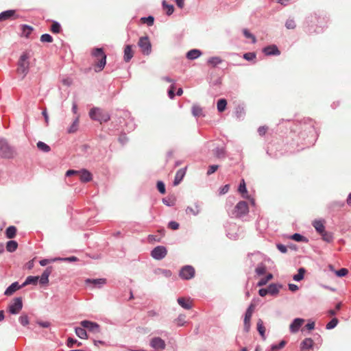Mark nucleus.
Instances as JSON below:
<instances>
[{
	"label": "nucleus",
	"instance_id": "nucleus-11",
	"mask_svg": "<svg viewBox=\"0 0 351 351\" xmlns=\"http://www.w3.org/2000/svg\"><path fill=\"white\" fill-rule=\"evenodd\" d=\"M20 17V15L16 13V10H8L0 13V22L8 19L14 20Z\"/></svg>",
	"mask_w": 351,
	"mask_h": 351
},
{
	"label": "nucleus",
	"instance_id": "nucleus-61",
	"mask_svg": "<svg viewBox=\"0 0 351 351\" xmlns=\"http://www.w3.org/2000/svg\"><path fill=\"white\" fill-rule=\"evenodd\" d=\"M179 223L176 221H171L168 223V227L172 230H178L179 228Z\"/></svg>",
	"mask_w": 351,
	"mask_h": 351
},
{
	"label": "nucleus",
	"instance_id": "nucleus-6",
	"mask_svg": "<svg viewBox=\"0 0 351 351\" xmlns=\"http://www.w3.org/2000/svg\"><path fill=\"white\" fill-rule=\"evenodd\" d=\"M254 309V305L251 304L247 308L243 320V330L245 332H248L250 329V321Z\"/></svg>",
	"mask_w": 351,
	"mask_h": 351
},
{
	"label": "nucleus",
	"instance_id": "nucleus-19",
	"mask_svg": "<svg viewBox=\"0 0 351 351\" xmlns=\"http://www.w3.org/2000/svg\"><path fill=\"white\" fill-rule=\"evenodd\" d=\"M186 174V168L180 169L175 176V178L173 180V185L177 186L178 185L181 181L183 180L184 176Z\"/></svg>",
	"mask_w": 351,
	"mask_h": 351
},
{
	"label": "nucleus",
	"instance_id": "nucleus-28",
	"mask_svg": "<svg viewBox=\"0 0 351 351\" xmlns=\"http://www.w3.org/2000/svg\"><path fill=\"white\" fill-rule=\"evenodd\" d=\"M39 279L38 276H29L26 278L25 282L22 284L23 287H25L29 285H36Z\"/></svg>",
	"mask_w": 351,
	"mask_h": 351
},
{
	"label": "nucleus",
	"instance_id": "nucleus-26",
	"mask_svg": "<svg viewBox=\"0 0 351 351\" xmlns=\"http://www.w3.org/2000/svg\"><path fill=\"white\" fill-rule=\"evenodd\" d=\"M313 346V341L311 338L304 339L301 343V350L304 351L312 348Z\"/></svg>",
	"mask_w": 351,
	"mask_h": 351
},
{
	"label": "nucleus",
	"instance_id": "nucleus-37",
	"mask_svg": "<svg viewBox=\"0 0 351 351\" xmlns=\"http://www.w3.org/2000/svg\"><path fill=\"white\" fill-rule=\"evenodd\" d=\"M305 271H306V270L304 268L300 267L298 269V273L293 276V279L295 281H298V282L300 281L301 280H302L304 278V275L305 274Z\"/></svg>",
	"mask_w": 351,
	"mask_h": 351
},
{
	"label": "nucleus",
	"instance_id": "nucleus-45",
	"mask_svg": "<svg viewBox=\"0 0 351 351\" xmlns=\"http://www.w3.org/2000/svg\"><path fill=\"white\" fill-rule=\"evenodd\" d=\"M239 191L243 195V197L246 198L247 195H245V194H247V189L245 186V183L244 180H242L238 189Z\"/></svg>",
	"mask_w": 351,
	"mask_h": 351
},
{
	"label": "nucleus",
	"instance_id": "nucleus-56",
	"mask_svg": "<svg viewBox=\"0 0 351 351\" xmlns=\"http://www.w3.org/2000/svg\"><path fill=\"white\" fill-rule=\"evenodd\" d=\"M243 58L246 60L251 61L256 58V54L252 52H248L243 54Z\"/></svg>",
	"mask_w": 351,
	"mask_h": 351
},
{
	"label": "nucleus",
	"instance_id": "nucleus-5",
	"mask_svg": "<svg viewBox=\"0 0 351 351\" xmlns=\"http://www.w3.org/2000/svg\"><path fill=\"white\" fill-rule=\"evenodd\" d=\"M249 212L248 205L245 201L238 202L234 208V214L237 217H242Z\"/></svg>",
	"mask_w": 351,
	"mask_h": 351
},
{
	"label": "nucleus",
	"instance_id": "nucleus-9",
	"mask_svg": "<svg viewBox=\"0 0 351 351\" xmlns=\"http://www.w3.org/2000/svg\"><path fill=\"white\" fill-rule=\"evenodd\" d=\"M195 269L191 265H185L180 271L179 276L182 279L190 280L195 276Z\"/></svg>",
	"mask_w": 351,
	"mask_h": 351
},
{
	"label": "nucleus",
	"instance_id": "nucleus-10",
	"mask_svg": "<svg viewBox=\"0 0 351 351\" xmlns=\"http://www.w3.org/2000/svg\"><path fill=\"white\" fill-rule=\"evenodd\" d=\"M167 254V248L163 245H158L151 252V256L156 260H162L166 256Z\"/></svg>",
	"mask_w": 351,
	"mask_h": 351
},
{
	"label": "nucleus",
	"instance_id": "nucleus-55",
	"mask_svg": "<svg viewBox=\"0 0 351 351\" xmlns=\"http://www.w3.org/2000/svg\"><path fill=\"white\" fill-rule=\"evenodd\" d=\"M185 315H180L178 318L176 319V322L178 326H182L185 323Z\"/></svg>",
	"mask_w": 351,
	"mask_h": 351
},
{
	"label": "nucleus",
	"instance_id": "nucleus-24",
	"mask_svg": "<svg viewBox=\"0 0 351 351\" xmlns=\"http://www.w3.org/2000/svg\"><path fill=\"white\" fill-rule=\"evenodd\" d=\"M200 211H201L200 206L197 204H195L194 208L191 206H187L185 210V212L187 215L191 214L194 216L197 215L200 213Z\"/></svg>",
	"mask_w": 351,
	"mask_h": 351
},
{
	"label": "nucleus",
	"instance_id": "nucleus-59",
	"mask_svg": "<svg viewBox=\"0 0 351 351\" xmlns=\"http://www.w3.org/2000/svg\"><path fill=\"white\" fill-rule=\"evenodd\" d=\"M218 168H219V166L217 165H213L209 166L208 171H207V175L210 176V175L213 174L218 169Z\"/></svg>",
	"mask_w": 351,
	"mask_h": 351
},
{
	"label": "nucleus",
	"instance_id": "nucleus-25",
	"mask_svg": "<svg viewBox=\"0 0 351 351\" xmlns=\"http://www.w3.org/2000/svg\"><path fill=\"white\" fill-rule=\"evenodd\" d=\"M21 35L23 36H25L26 38H28L29 36L31 34V33L33 31V27L32 26H29L28 25H21Z\"/></svg>",
	"mask_w": 351,
	"mask_h": 351
},
{
	"label": "nucleus",
	"instance_id": "nucleus-52",
	"mask_svg": "<svg viewBox=\"0 0 351 351\" xmlns=\"http://www.w3.org/2000/svg\"><path fill=\"white\" fill-rule=\"evenodd\" d=\"M243 33L245 38L252 39V43H255L256 42V37L252 34H251L247 29H244L243 30Z\"/></svg>",
	"mask_w": 351,
	"mask_h": 351
},
{
	"label": "nucleus",
	"instance_id": "nucleus-49",
	"mask_svg": "<svg viewBox=\"0 0 351 351\" xmlns=\"http://www.w3.org/2000/svg\"><path fill=\"white\" fill-rule=\"evenodd\" d=\"M286 344V341L282 340L278 344H273L271 346L270 351H278V350L282 348Z\"/></svg>",
	"mask_w": 351,
	"mask_h": 351
},
{
	"label": "nucleus",
	"instance_id": "nucleus-48",
	"mask_svg": "<svg viewBox=\"0 0 351 351\" xmlns=\"http://www.w3.org/2000/svg\"><path fill=\"white\" fill-rule=\"evenodd\" d=\"M75 344H77V346H82V343L78 341L77 339H73L71 337H69L67 339L66 345H67L68 347L72 348V347L74 346Z\"/></svg>",
	"mask_w": 351,
	"mask_h": 351
},
{
	"label": "nucleus",
	"instance_id": "nucleus-23",
	"mask_svg": "<svg viewBox=\"0 0 351 351\" xmlns=\"http://www.w3.org/2000/svg\"><path fill=\"white\" fill-rule=\"evenodd\" d=\"M86 282L88 284H92L94 287H101L102 285L106 284V280L105 278H97V279H87Z\"/></svg>",
	"mask_w": 351,
	"mask_h": 351
},
{
	"label": "nucleus",
	"instance_id": "nucleus-7",
	"mask_svg": "<svg viewBox=\"0 0 351 351\" xmlns=\"http://www.w3.org/2000/svg\"><path fill=\"white\" fill-rule=\"evenodd\" d=\"M23 308V301L21 298H15L12 302L8 306V311L11 314H18Z\"/></svg>",
	"mask_w": 351,
	"mask_h": 351
},
{
	"label": "nucleus",
	"instance_id": "nucleus-18",
	"mask_svg": "<svg viewBox=\"0 0 351 351\" xmlns=\"http://www.w3.org/2000/svg\"><path fill=\"white\" fill-rule=\"evenodd\" d=\"M80 179L83 182H88L92 180V174L86 169L79 171Z\"/></svg>",
	"mask_w": 351,
	"mask_h": 351
},
{
	"label": "nucleus",
	"instance_id": "nucleus-22",
	"mask_svg": "<svg viewBox=\"0 0 351 351\" xmlns=\"http://www.w3.org/2000/svg\"><path fill=\"white\" fill-rule=\"evenodd\" d=\"M202 55V51L199 49H194L189 51L186 53V57L189 60H195Z\"/></svg>",
	"mask_w": 351,
	"mask_h": 351
},
{
	"label": "nucleus",
	"instance_id": "nucleus-34",
	"mask_svg": "<svg viewBox=\"0 0 351 351\" xmlns=\"http://www.w3.org/2000/svg\"><path fill=\"white\" fill-rule=\"evenodd\" d=\"M18 247V243L15 241H9L6 244V250L10 252H14Z\"/></svg>",
	"mask_w": 351,
	"mask_h": 351
},
{
	"label": "nucleus",
	"instance_id": "nucleus-1",
	"mask_svg": "<svg viewBox=\"0 0 351 351\" xmlns=\"http://www.w3.org/2000/svg\"><path fill=\"white\" fill-rule=\"evenodd\" d=\"M92 56L96 58L95 68L96 72L101 71L106 64V56L102 48H95L93 49Z\"/></svg>",
	"mask_w": 351,
	"mask_h": 351
},
{
	"label": "nucleus",
	"instance_id": "nucleus-2",
	"mask_svg": "<svg viewBox=\"0 0 351 351\" xmlns=\"http://www.w3.org/2000/svg\"><path fill=\"white\" fill-rule=\"evenodd\" d=\"M89 116L91 119L99 121L101 123L107 122L110 119L109 113L97 107H94L90 109Z\"/></svg>",
	"mask_w": 351,
	"mask_h": 351
},
{
	"label": "nucleus",
	"instance_id": "nucleus-42",
	"mask_svg": "<svg viewBox=\"0 0 351 351\" xmlns=\"http://www.w3.org/2000/svg\"><path fill=\"white\" fill-rule=\"evenodd\" d=\"M37 147L38 149L44 152H49L50 151V147L42 141H38L37 143Z\"/></svg>",
	"mask_w": 351,
	"mask_h": 351
},
{
	"label": "nucleus",
	"instance_id": "nucleus-64",
	"mask_svg": "<svg viewBox=\"0 0 351 351\" xmlns=\"http://www.w3.org/2000/svg\"><path fill=\"white\" fill-rule=\"evenodd\" d=\"M160 273L167 278H169L172 275V272L169 269H160Z\"/></svg>",
	"mask_w": 351,
	"mask_h": 351
},
{
	"label": "nucleus",
	"instance_id": "nucleus-47",
	"mask_svg": "<svg viewBox=\"0 0 351 351\" xmlns=\"http://www.w3.org/2000/svg\"><path fill=\"white\" fill-rule=\"evenodd\" d=\"M19 322L22 326H26L29 324V317L26 314H23L19 317Z\"/></svg>",
	"mask_w": 351,
	"mask_h": 351
},
{
	"label": "nucleus",
	"instance_id": "nucleus-20",
	"mask_svg": "<svg viewBox=\"0 0 351 351\" xmlns=\"http://www.w3.org/2000/svg\"><path fill=\"white\" fill-rule=\"evenodd\" d=\"M132 45H128L125 47L123 59H124V61L126 62H128L129 61H130V60L132 58V57L134 56V53L132 49Z\"/></svg>",
	"mask_w": 351,
	"mask_h": 351
},
{
	"label": "nucleus",
	"instance_id": "nucleus-58",
	"mask_svg": "<svg viewBox=\"0 0 351 351\" xmlns=\"http://www.w3.org/2000/svg\"><path fill=\"white\" fill-rule=\"evenodd\" d=\"M157 189L160 193H165V185L162 181H158L157 182Z\"/></svg>",
	"mask_w": 351,
	"mask_h": 351
},
{
	"label": "nucleus",
	"instance_id": "nucleus-36",
	"mask_svg": "<svg viewBox=\"0 0 351 351\" xmlns=\"http://www.w3.org/2000/svg\"><path fill=\"white\" fill-rule=\"evenodd\" d=\"M192 114L196 117L202 116V108L198 105H193L192 107Z\"/></svg>",
	"mask_w": 351,
	"mask_h": 351
},
{
	"label": "nucleus",
	"instance_id": "nucleus-17",
	"mask_svg": "<svg viewBox=\"0 0 351 351\" xmlns=\"http://www.w3.org/2000/svg\"><path fill=\"white\" fill-rule=\"evenodd\" d=\"M23 285H19L17 282H14L12 283L5 291L4 294L5 295H11L13 294L16 291L20 289L21 288H23Z\"/></svg>",
	"mask_w": 351,
	"mask_h": 351
},
{
	"label": "nucleus",
	"instance_id": "nucleus-32",
	"mask_svg": "<svg viewBox=\"0 0 351 351\" xmlns=\"http://www.w3.org/2000/svg\"><path fill=\"white\" fill-rule=\"evenodd\" d=\"M16 233V228L13 226H9L5 230V235L8 239H13L15 237Z\"/></svg>",
	"mask_w": 351,
	"mask_h": 351
},
{
	"label": "nucleus",
	"instance_id": "nucleus-63",
	"mask_svg": "<svg viewBox=\"0 0 351 351\" xmlns=\"http://www.w3.org/2000/svg\"><path fill=\"white\" fill-rule=\"evenodd\" d=\"M277 248L278 250L282 252V253H286L287 252V247L283 245V244H281V243H278L277 244Z\"/></svg>",
	"mask_w": 351,
	"mask_h": 351
},
{
	"label": "nucleus",
	"instance_id": "nucleus-3",
	"mask_svg": "<svg viewBox=\"0 0 351 351\" xmlns=\"http://www.w3.org/2000/svg\"><path fill=\"white\" fill-rule=\"evenodd\" d=\"M29 55L27 53L24 52L21 54L20 56V58L18 62V68H17V72L18 73L23 75V77H24L29 71Z\"/></svg>",
	"mask_w": 351,
	"mask_h": 351
},
{
	"label": "nucleus",
	"instance_id": "nucleus-44",
	"mask_svg": "<svg viewBox=\"0 0 351 351\" xmlns=\"http://www.w3.org/2000/svg\"><path fill=\"white\" fill-rule=\"evenodd\" d=\"M273 278V275L271 274H268L265 277L261 278L257 285L258 287H262L267 283V282Z\"/></svg>",
	"mask_w": 351,
	"mask_h": 351
},
{
	"label": "nucleus",
	"instance_id": "nucleus-30",
	"mask_svg": "<svg viewBox=\"0 0 351 351\" xmlns=\"http://www.w3.org/2000/svg\"><path fill=\"white\" fill-rule=\"evenodd\" d=\"M178 303L182 307L184 308V309H186V310H189V309H191L192 306L191 304L189 303V300H186L185 298H178Z\"/></svg>",
	"mask_w": 351,
	"mask_h": 351
},
{
	"label": "nucleus",
	"instance_id": "nucleus-31",
	"mask_svg": "<svg viewBox=\"0 0 351 351\" xmlns=\"http://www.w3.org/2000/svg\"><path fill=\"white\" fill-rule=\"evenodd\" d=\"M257 330L260 334V335L262 337V338L263 339H265V328L263 325V322L259 319L257 322Z\"/></svg>",
	"mask_w": 351,
	"mask_h": 351
},
{
	"label": "nucleus",
	"instance_id": "nucleus-15",
	"mask_svg": "<svg viewBox=\"0 0 351 351\" xmlns=\"http://www.w3.org/2000/svg\"><path fill=\"white\" fill-rule=\"evenodd\" d=\"M263 51L267 56H278L280 53L279 49L275 45H271L265 47L263 49Z\"/></svg>",
	"mask_w": 351,
	"mask_h": 351
},
{
	"label": "nucleus",
	"instance_id": "nucleus-13",
	"mask_svg": "<svg viewBox=\"0 0 351 351\" xmlns=\"http://www.w3.org/2000/svg\"><path fill=\"white\" fill-rule=\"evenodd\" d=\"M150 346L156 350H164L166 347V343L160 337H153L150 340Z\"/></svg>",
	"mask_w": 351,
	"mask_h": 351
},
{
	"label": "nucleus",
	"instance_id": "nucleus-50",
	"mask_svg": "<svg viewBox=\"0 0 351 351\" xmlns=\"http://www.w3.org/2000/svg\"><path fill=\"white\" fill-rule=\"evenodd\" d=\"M339 321L337 318H332L327 324L326 326V328L327 330H331L337 326Z\"/></svg>",
	"mask_w": 351,
	"mask_h": 351
},
{
	"label": "nucleus",
	"instance_id": "nucleus-57",
	"mask_svg": "<svg viewBox=\"0 0 351 351\" xmlns=\"http://www.w3.org/2000/svg\"><path fill=\"white\" fill-rule=\"evenodd\" d=\"M348 270L346 268H341L335 271V274L339 277H343L348 274Z\"/></svg>",
	"mask_w": 351,
	"mask_h": 351
},
{
	"label": "nucleus",
	"instance_id": "nucleus-16",
	"mask_svg": "<svg viewBox=\"0 0 351 351\" xmlns=\"http://www.w3.org/2000/svg\"><path fill=\"white\" fill-rule=\"evenodd\" d=\"M52 271V267H48L43 272L41 276L39 278V281L41 285H47L49 282V276Z\"/></svg>",
	"mask_w": 351,
	"mask_h": 351
},
{
	"label": "nucleus",
	"instance_id": "nucleus-43",
	"mask_svg": "<svg viewBox=\"0 0 351 351\" xmlns=\"http://www.w3.org/2000/svg\"><path fill=\"white\" fill-rule=\"evenodd\" d=\"M162 6L166 10V13L167 15H171L173 14L174 11V7L173 5L167 4L165 1H162Z\"/></svg>",
	"mask_w": 351,
	"mask_h": 351
},
{
	"label": "nucleus",
	"instance_id": "nucleus-46",
	"mask_svg": "<svg viewBox=\"0 0 351 351\" xmlns=\"http://www.w3.org/2000/svg\"><path fill=\"white\" fill-rule=\"evenodd\" d=\"M265 271L266 267L263 263L258 264L255 269L256 274L258 276L263 275L265 273Z\"/></svg>",
	"mask_w": 351,
	"mask_h": 351
},
{
	"label": "nucleus",
	"instance_id": "nucleus-40",
	"mask_svg": "<svg viewBox=\"0 0 351 351\" xmlns=\"http://www.w3.org/2000/svg\"><path fill=\"white\" fill-rule=\"evenodd\" d=\"M291 239L297 242H307L308 239L299 233H295L291 235Z\"/></svg>",
	"mask_w": 351,
	"mask_h": 351
},
{
	"label": "nucleus",
	"instance_id": "nucleus-53",
	"mask_svg": "<svg viewBox=\"0 0 351 351\" xmlns=\"http://www.w3.org/2000/svg\"><path fill=\"white\" fill-rule=\"evenodd\" d=\"M40 41L43 43H51L53 42V38L49 34H44L40 36Z\"/></svg>",
	"mask_w": 351,
	"mask_h": 351
},
{
	"label": "nucleus",
	"instance_id": "nucleus-51",
	"mask_svg": "<svg viewBox=\"0 0 351 351\" xmlns=\"http://www.w3.org/2000/svg\"><path fill=\"white\" fill-rule=\"evenodd\" d=\"M61 26L59 23L54 21L51 27V30L53 33L58 34L60 32Z\"/></svg>",
	"mask_w": 351,
	"mask_h": 351
},
{
	"label": "nucleus",
	"instance_id": "nucleus-14",
	"mask_svg": "<svg viewBox=\"0 0 351 351\" xmlns=\"http://www.w3.org/2000/svg\"><path fill=\"white\" fill-rule=\"evenodd\" d=\"M304 322V319H302V318L294 319L289 326L290 332L292 333L297 332L299 330V329L300 328V327L302 326Z\"/></svg>",
	"mask_w": 351,
	"mask_h": 351
},
{
	"label": "nucleus",
	"instance_id": "nucleus-38",
	"mask_svg": "<svg viewBox=\"0 0 351 351\" xmlns=\"http://www.w3.org/2000/svg\"><path fill=\"white\" fill-rule=\"evenodd\" d=\"M78 123H79V118L76 117L75 120L73 121L71 125L68 128L67 132L69 133H74L77 130L78 128Z\"/></svg>",
	"mask_w": 351,
	"mask_h": 351
},
{
	"label": "nucleus",
	"instance_id": "nucleus-62",
	"mask_svg": "<svg viewBox=\"0 0 351 351\" xmlns=\"http://www.w3.org/2000/svg\"><path fill=\"white\" fill-rule=\"evenodd\" d=\"M229 189H230V185L229 184H226V185L223 186L220 189L219 194L220 195L226 194L229 191Z\"/></svg>",
	"mask_w": 351,
	"mask_h": 351
},
{
	"label": "nucleus",
	"instance_id": "nucleus-8",
	"mask_svg": "<svg viewBox=\"0 0 351 351\" xmlns=\"http://www.w3.org/2000/svg\"><path fill=\"white\" fill-rule=\"evenodd\" d=\"M138 45L141 49L142 53L144 55H149L151 53L152 45L147 36L140 38Z\"/></svg>",
	"mask_w": 351,
	"mask_h": 351
},
{
	"label": "nucleus",
	"instance_id": "nucleus-60",
	"mask_svg": "<svg viewBox=\"0 0 351 351\" xmlns=\"http://www.w3.org/2000/svg\"><path fill=\"white\" fill-rule=\"evenodd\" d=\"M174 88H175V85L171 84L168 90V96L171 99H173L175 97Z\"/></svg>",
	"mask_w": 351,
	"mask_h": 351
},
{
	"label": "nucleus",
	"instance_id": "nucleus-4",
	"mask_svg": "<svg viewBox=\"0 0 351 351\" xmlns=\"http://www.w3.org/2000/svg\"><path fill=\"white\" fill-rule=\"evenodd\" d=\"M14 155V150L4 138H0V156L2 158H10Z\"/></svg>",
	"mask_w": 351,
	"mask_h": 351
},
{
	"label": "nucleus",
	"instance_id": "nucleus-54",
	"mask_svg": "<svg viewBox=\"0 0 351 351\" xmlns=\"http://www.w3.org/2000/svg\"><path fill=\"white\" fill-rule=\"evenodd\" d=\"M285 27L289 29H293L296 27L295 23L293 19H287L285 23Z\"/></svg>",
	"mask_w": 351,
	"mask_h": 351
},
{
	"label": "nucleus",
	"instance_id": "nucleus-41",
	"mask_svg": "<svg viewBox=\"0 0 351 351\" xmlns=\"http://www.w3.org/2000/svg\"><path fill=\"white\" fill-rule=\"evenodd\" d=\"M320 235L322 236V239L328 243H330L333 239L332 234L331 232H326V230L321 233Z\"/></svg>",
	"mask_w": 351,
	"mask_h": 351
},
{
	"label": "nucleus",
	"instance_id": "nucleus-12",
	"mask_svg": "<svg viewBox=\"0 0 351 351\" xmlns=\"http://www.w3.org/2000/svg\"><path fill=\"white\" fill-rule=\"evenodd\" d=\"M81 326L87 328L89 331L93 332H99V325L93 322L88 320H83L80 322Z\"/></svg>",
	"mask_w": 351,
	"mask_h": 351
},
{
	"label": "nucleus",
	"instance_id": "nucleus-39",
	"mask_svg": "<svg viewBox=\"0 0 351 351\" xmlns=\"http://www.w3.org/2000/svg\"><path fill=\"white\" fill-rule=\"evenodd\" d=\"M214 154L216 157L221 158L225 157V148L224 147H216L213 150Z\"/></svg>",
	"mask_w": 351,
	"mask_h": 351
},
{
	"label": "nucleus",
	"instance_id": "nucleus-27",
	"mask_svg": "<svg viewBox=\"0 0 351 351\" xmlns=\"http://www.w3.org/2000/svg\"><path fill=\"white\" fill-rule=\"evenodd\" d=\"M313 226L319 234L325 231V226L321 220L314 221L313 222Z\"/></svg>",
	"mask_w": 351,
	"mask_h": 351
},
{
	"label": "nucleus",
	"instance_id": "nucleus-35",
	"mask_svg": "<svg viewBox=\"0 0 351 351\" xmlns=\"http://www.w3.org/2000/svg\"><path fill=\"white\" fill-rule=\"evenodd\" d=\"M227 106V101L225 99H220L217 104V110L222 112L225 110Z\"/></svg>",
	"mask_w": 351,
	"mask_h": 351
},
{
	"label": "nucleus",
	"instance_id": "nucleus-33",
	"mask_svg": "<svg viewBox=\"0 0 351 351\" xmlns=\"http://www.w3.org/2000/svg\"><path fill=\"white\" fill-rule=\"evenodd\" d=\"M207 62L208 64L212 65L213 66H216L222 62V60L219 56H213L210 58L208 60Z\"/></svg>",
	"mask_w": 351,
	"mask_h": 351
},
{
	"label": "nucleus",
	"instance_id": "nucleus-29",
	"mask_svg": "<svg viewBox=\"0 0 351 351\" xmlns=\"http://www.w3.org/2000/svg\"><path fill=\"white\" fill-rule=\"evenodd\" d=\"M76 335L82 339H86L88 338L87 332L85 330V328L82 327H76L75 329Z\"/></svg>",
	"mask_w": 351,
	"mask_h": 351
},
{
	"label": "nucleus",
	"instance_id": "nucleus-21",
	"mask_svg": "<svg viewBox=\"0 0 351 351\" xmlns=\"http://www.w3.org/2000/svg\"><path fill=\"white\" fill-rule=\"evenodd\" d=\"M282 285L280 284H270L267 287L268 293L271 295H276L279 293L280 289L282 288Z\"/></svg>",
	"mask_w": 351,
	"mask_h": 351
}]
</instances>
